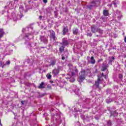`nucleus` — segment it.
Returning <instances> with one entry per match:
<instances>
[{
    "label": "nucleus",
    "instance_id": "31",
    "mask_svg": "<svg viewBox=\"0 0 126 126\" xmlns=\"http://www.w3.org/2000/svg\"><path fill=\"white\" fill-rule=\"evenodd\" d=\"M6 64H10V61H8L6 62Z\"/></svg>",
    "mask_w": 126,
    "mask_h": 126
},
{
    "label": "nucleus",
    "instance_id": "40",
    "mask_svg": "<svg viewBox=\"0 0 126 126\" xmlns=\"http://www.w3.org/2000/svg\"><path fill=\"white\" fill-rule=\"evenodd\" d=\"M0 126H2V125H1V120H0Z\"/></svg>",
    "mask_w": 126,
    "mask_h": 126
},
{
    "label": "nucleus",
    "instance_id": "50",
    "mask_svg": "<svg viewBox=\"0 0 126 126\" xmlns=\"http://www.w3.org/2000/svg\"><path fill=\"white\" fill-rule=\"evenodd\" d=\"M100 62V61H98V62Z\"/></svg>",
    "mask_w": 126,
    "mask_h": 126
},
{
    "label": "nucleus",
    "instance_id": "11",
    "mask_svg": "<svg viewBox=\"0 0 126 126\" xmlns=\"http://www.w3.org/2000/svg\"><path fill=\"white\" fill-rule=\"evenodd\" d=\"M68 41L66 38H64L63 39V44L64 46H67V45H68Z\"/></svg>",
    "mask_w": 126,
    "mask_h": 126
},
{
    "label": "nucleus",
    "instance_id": "45",
    "mask_svg": "<svg viewBox=\"0 0 126 126\" xmlns=\"http://www.w3.org/2000/svg\"><path fill=\"white\" fill-rule=\"evenodd\" d=\"M6 55H10V53H7Z\"/></svg>",
    "mask_w": 126,
    "mask_h": 126
},
{
    "label": "nucleus",
    "instance_id": "19",
    "mask_svg": "<svg viewBox=\"0 0 126 126\" xmlns=\"http://www.w3.org/2000/svg\"><path fill=\"white\" fill-rule=\"evenodd\" d=\"M57 61L56 60H52L50 62V66L52 65V66H54L55 64H56V63Z\"/></svg>",
    "mask_w": 126,
    "mask_h": 126
},
{
    "label": "nucleus",
    "instance_id": "2",
    "mask_svg": "<svg viewBox=\"0 0 126 126\" xmlns=\"http://www.w3.org/2000/svg\"><path fill=\"white\" fill-rule=\"evenodd\" d=\"M103 78L107 79V75H104L102 73L98 76L97 81L95 82V85H96V87H99L100 83H103Z\"/></svg>",
    "mask_w": 126,
    "mask_h": 126
},
{
    "label": "nucleus",
    "instance_id": "32",
    "mask_svg": "<svg viewBox=\"0 0 126 126\" xmlns=\"http://www.w3.org/2000/svg\"><path fill=\"white\" fill-rule=\"evenodd\" d=\"M43 2H44V3H47L48 2V0H43Z\"/></svg>",
    "mask_w": 126,
    "mask_h": 126
},
{
    "label": "nucleus",
    "instance_id": "16",
    "mask_svg": "<svg viewBox=\"0 0 126 126\" xmlns=\"http://www.w3.org/2000/svg\"><path fill=\"white\" fill-rule=\"evenodd\" d=\"M114 60H115V58L114 57H109L108 58L109 63H112L114 62Z\"/></svg>",
    "mask_w": 126,
    "mask_h": 126
},
{
    "label": "nucleus",
    "instance_id": "25",
    "mask_svg": "<svg viewBox=\"0 0 126 126\" xmlns=\"http://www.w3.org/2000/svg\"><path fill=\"white\" fill-rule=\"evenodd\" d=\"M112 99H106V102H107L108 103H111V102H112Z\"/></svg>",
    "mask_w": 126,
    "mask_h": 126
},
{
    "label": "nucleus",
    "instance_id": "48",
    "mask_svg": "<svg viewBox=\"0 0 126 126\" xmlns=\"http://www.w3.org/2000/svg\"><path fill=\"white\" fill-rule=\"evenodd\" d=\"M15 0V1H17V0Z\"/></svg>",
    "mask_w": 126,
    "mask_h": 126
},
{
    "label": "nucleus",
    "instance_id": "8",
    "mask_svg": "<svg viewBox=\"0 0 126 126\" xmlns=\"http://www.w3.org/2000/svg\"><path fill=\"white\" fill-rule=\"evenodd\" d=\"M12 17H13V20H14V21H17V19H20L22 17V15L21 14V15H18L17 16V18H15V16H16V15H14V13H13L12 14Z\"/></svg>",
    "mask_w": 126,
    "mask_h": 126
},
{
    "label": "nucleus",
    "instance_id": "42",
    "mask_svg": "<svg viewBox=\"0 0 126 126\" xmlns=\"http://www.w3.org/2000/svg\"><path fill=\"white\" fill-rule=\"evenodd\" d=\"M42 18V16H39V19H41Z\"/></svg>",
    "mask_w": 126,
    "mask_h": 126
},
{
    "label": "nucleus",
    "instance_id": "35",
    "mask_svg": "<svg viewBox=\"0 0 126 126\" xmlns=\"http://www.w3.org/2000/svg\"><path fill=\"white\" fill-rule=\"evenodd\" d=\"M0 66H2V67H3V66H2V63H1V62H0Z\"/></svg>",
    "mask_w": 126,
    "mask_h": 126
},
{
    "label": "nucleus",
    "instance_id": "6",
    "mask_svg": "<svg viewBox=\"0 0 126 126\" xmlns=\"http://www.w3.org/2000/svg\"><path fill=\"white\" fill-rule=\"evenodd\" d=\"M62 67L58 66L57 69H55L52 71V73L54 75H58V74L59 73L60 70H61Z\"/></svg>",
    "mask_w": 126,
    "mask_h": 126
},
{
    "label": "nucleus",
    "instance_id": "29",
    "mask_svg": "<svg viewBox=\"0 0 126 126\" xmlns=\"http://www.w3.org/2000/svg\"><path fill=\"white\" fill-rule=\"evenodd\" d=\"M32 45H31V43H29L28 45V48H32Z\"/></svg>",
    "mask_w": 126,
    "mask_h": 126
},
{
    "label": "nucleus",
    "instance_id": "14",
    "mask_svg": "<svg viewBox=\"0 0 126 126\" xmlns=\"http://www.w3.org/2000/svg\"><path fill=\"white\" fill-rule=\"evenodd\" d=\"M107 69V65H105V62L102 63V71H104Z\"/></svg>",
    "mask_w": 126,
    "mask_h": 126
},
{
    "label": "nucleus",
    "instance_id": "9",
    "mask_svg": "<svg viewBox=\"0 0 126 126\" xmlns=\"http://www.w3.org/2000/svg\"><path fill=\"white\" fill-rule=\"evenodd\" d=\"M115 15L116 17L118 18L119 20L122 18V13H121V12H120L119 10H116L115 12Z\"/></svg>",
    "mask_w": 126,
    "mask_h": 126
},
{
    "label": "nucleus",
    "instance_id": "17",
    "mask_svg": "<svg viewBox=\"0 0 126 126\" xmlns=\"http://www.w3.org/2000/svg\"><path fill=\"white\" fill-rule=\"evenodd\" d=\"M103 15L105 16H108V15H109V12H108V10H103Z\"/></svg>",
    "mask_w": 126,
    "mask_h": 126
},
{
    "label": "nucleus",
    "instance_id": "18",
    "mask_svg": "<svg viewBox=\"0 0 126 126\" xmlns=\"http://www.w3.org/2000/svg\"><path fill=\"white\" fill-rule=\"evenodd\" d=\"M73 33L74 35H77V34H78V29H74L73 30Z\"/></svg>",
    "mask_w": 126,
    "mask_h": 126
},
{
    "label": "nucleus",
    "instance_id": "7",
    "mask_svg": "<svg viewBox=\"0 0 126 126\" xmlns=\"http://www.w3.org/2000/svg\"><path fill=\"white\" fill-rule=\"evenodd\" d=\"M49 33L50 34V38L53 39L54 41L56 40V34H55V32L54 31H49Z\"/></svg>",
    "mask_w": 126,
    "mask_h": 126
},
{
    "label": "nucleus",
    "instance_id": "3",
    "mask_svg": "<svg viewBox=\"0 0 126 126\" xmlns=\"http://www.w3.org/2000/svg\"><path fill=\"white\" fill-rule=\"evenodd\" d=\"M74 75V72H72L71 73V75L69 74H67L66 77V78H67L68 81H70V82H73L75 79L73 77V76Z\"/></svg>",
    "mask_w": 126,
    "mask_h": 126
},
{
    "label": "nucleus",
    "instance_id": "22",
    "mask_svg": "<svg viewBox=\"0 0 126 126\" xmlns=\"http://www.w3.org/2000/svg\"><path fill=\"white\" fill-rule=\"evenodd\" d=\"M99 34H103V30L100 29H97V32Z\"/></svg>",
    "mask_w": 126,
    "mask_h": 126
},
{
    "label": "nucleus",
    "instance_id": "12",
    "mask_svg": "<svg viewBox=\"0 0 126 126\" xmlns=\"http://www.w3.org/2000/svg\"><path fill=\"white\" fill-rule=\"evenodd\" d=\"M63 35H65V34H66V33L68 32V28H67V27H64L63 29Z\"/></svg>",
    "mask_w": 126,
    "mask_h": 126
},
{
    "label": "nucleus",
    "instance_id": "41",
    "mask_svg": "<svg viewBox=\"0 0 126 126\" xmlns=\"http://www.w3.org/2000/svg\"><path fill=\"white\" fill-rule=\"evenodd\" d=\"M113 4H114V5H116V4H117V3L115 2H113Z\"/></svg>",
    "mask_w": 126,
    "mask_h": 126
},
{
    "label": "nucleus",
    "instance_id": "47",
    "mask_svg": "<svg viewBox=\"0 0 126 126\" xmlns=\"http://www.w3.org/2000/svg\"><path fill=\"white\" fill-rule=\"evenodd\" d=\"M117 115H118V113H116V115L117 116Z\"/></svg>",
    "mask_w": 126,
    "mask_h": 126
},
{
    "label": "nucleus",
    "instance_id": "30",
    "mask_svg": "<svg viewBox=\"0 0 126 126\" xmlns=\"http://www.w3.org/2000/svg\"><path fill=\"white\" fill-rule=\"evenodd\" d=\"M98 72V70L97 69H94V73H97Z\"/></svg>",
    "mask_w": 126,
    "mask_h": 126
},
{
    "label": "nucleus",
    "instance_id": "34",
    "mask_svg": "<svg viewBox=\"0 0 126 126\" xmlns=\"http://www.w3.org/2000/svg\"><path fill=\"white\" fill-rule=\"evenodd\" d=\"M74 92L75 93L76 95H78V93L76 92V90H74Z\"/></svg>",
    "mask_w": 126,
    "mask_h": 126
},
{
    "label": "nucleus",
    "instance_id": "20",
    "mask_svg": "<svg viewBox=\"0 0 126 126\" xmlns=\"http://www.w3.org/2000/svg\"><path fill=\"white\" fill-rule=\"evenodd\" d=\"M45 83L44 82H41L40 85L38 86V88L41 89V88H45V87L44 86Z\"/></svg>",
    "mask_w": 126,
    "mask_h": 126
},
{
    "label": "nucleus",
    "instance_id": "46",
    "mask_svg": "<svg viewBox=\"0 0 126 126\" xmlns=\"http://www.w3.org/2000/svg\"><path fill=\"white\" fill-rule=\"evenodd\" d=\"M50 111H54V109H52L51 110H50Z\"/></svg>",
    "mask_w": 126,
    "mask_h": 126
},
{
    "label": "nucleus",
    "instance_id": "1",
    "mask_svg": "<svg viewBox=\"0 0 126 126\" xmlns=\"http://www.w3.org/2000/svg\"><path fill=\"white\" fill-rule=\"evenodd\" d=\"M22 31L25 34L24 39L26 40H31L33 38L34 31L32 28H26L23 29Z\"/></svg>",
    "mask_w": 126,
    "mask_h": 126
},
{
    "label": "nucleus",
    "instance_id": "10",
    "mask_svg": "<svg viewBox=\"0 0 126 126\" xmlns=\"http://www.w3.org/2000/svg\"><path fill=\"white\" fill-rule=\"evenodd\" d=\"M89 57H87V60H89ZM88 62L90 63H92V64H94L95 63V60H94V57L92 56L91 58V61L89 62V60L88 61Z\"/></svg>",
    "mask_w": 126,
    "mask_h": 126
},
{
    "label": "nucleus",
    "instance_id": "24",
    "mask_svg": "<svg viewBox=\"0 0 126 126\" xmlns=\"http://www.w3.org/2000/svg\"><path fill=\"white\" fill-rule=\"evenodd\" d=\"M62 60H63V61L65 59V58H67V56H66V55H62Z\"/></svg>",
    "mask_w": 126,
    "mask_h": 126
},
{
    "label": "nucleus",
    "instance_id": "5",
    "mask_svg": "<svg viewBox=\"0 0 126 126\" xmlns=\"http://www.w3.org/2000/svg\"><path fill=\"white\" fill-rule=\"evenodd\" d=\"M41 42H43L44 44H48V36H41L40 37Z\"/></svg>",
    "mask_w": 126,
    "mask_h": 126
},
{
    "label": "nucleus",
    "instance_id": "28",
    "mask_svg": "<svg viewBox=\"0 0 126 126\" xmlns=\"http://www.w3.org/2000/svg\"><path fill=\"white\" fill-rule=\"evenodd\" d=\"M87 36H89L90 37H91V36H92V33H91V32L88 33L87 34Z\"/></svg>",
    "mask_w": 126,
    "mask_h": 126
},
{
    "label": "nucleus",
    "instance_id": "36",
    "mask_svg": "<svg viewBox=\"0 0 126 126\" xmlns=\"http://www.w3.org/2000/svg\"><path fill=\"white\" fill-rule=\"evenodd\" d=\"M54 116H55L54 114H51L52 119H53Z\"/></svg>",
    "mask_w": 126,
    "mask_h": 126
},
{
    "label": "nucleus",
    "instance_id": "43",
    "mask_svg": "<svg viewBox=\"0 0 126 126\" xmlns=\"http://www.w3.org/2000/svg\"><path fill=\"white\" fill-rule=\"evenodd\" d=\"M21 103H22V105H23V104H24V103H23V101H21Z\"/></svg>",
    "mask_w": 126,
    "mask_h": 126
},
{
    "label": "nucleus",
    "instance_id": "39",
    "mask_svg": "<svg viewBox=\"0 0 126 126\" xmlns=\"http://www.w3.org/2000/svg\"><path fill=\"white\" fill-rule=\"evenodd\" d=\"M108 6H110V7H112V4H110L108 5Z\"/></svg>",
    "mask_w": 126,
    "mask_h": 126
},
{
    "label": "nucleus",
    "instance_id": "33",
    "mask_svg": "<svg viewBox=\"0 0 126 126\" xmlns=\"http://www.w3.org/2000/svg\"><path fill=\"white\" fill-rule=\"evenodd\" d=\"M94 5H92V4H91L90 5H88V7H92V6H94Z\"/></svg>",
    "mask_w": 126,
    "mask_h": 126
},
{
    "label": "nucleus",
    "instance_id": "15",
    "mask_svg": "<svg viewBox=\"0 0 126 126\" xmlns=\"http://www.w3.org/2000/svg\"><path fill=\"white\" fill-rule=\"evenodd\" d=\"M98 31V29L96 27H92V32H93V33H96V32H97Z\"/></svg>",
    "mask_w": 126,
    "mask_h": 126
},
{
    "label": "nucleus",
    "instance_id": "21",
    "mask_svg": "<svg viewBox=\"0 0 126 126\" xmlns=\"http://www.w3.org/2000/svg\"><path fill=\"white\" fill-rule=\"evenodd\" d=\"M46 77L48 79H51V78H52V75L50 74H47L46 75Z\"/></svg>",
    "mask_w": 126,
    "mask_h": 126
},
{
    "label": "nucleus",
    "instance_id": "44",
    "mask_svg": "<svg viewBox=\"0 0 126 126\" xmlns=\"http://www.w3.org/2000/svg\"><path fill=\"white\" fill-rule=\"evenodd\" d=\"M12 51H13L12 50H11L10 51V52H11V53H12Z\"/></svg>",
    "mask_w": 126,
    "mask_h": 126
},
{
    "label": "nucleus",
    "instance_id": "37",
    "mask_svg": "<svg viewBox=\"0 0 126 126\" xmlns=\"http://www.w3.org/2000/svg\"><path fill=\"white\" fill-rule=\"evenodd\" d=\"M124 41H125V42L126 43V36L125 37Z\"/></svg>",
    "mask_w": 126,
    "mask_h": 126
},
{
    "label": "nucleus",
    "instance_id": "49",
    "mask_svg": "<svg viewBox=\"0 0 126 126\" xmlns=\"http://www.w3.org/2000/svg\"><path fill=\"white\" fill-rule=\"evenodd\" d=\"M98 36H99V35H96V37H98Z\"/></svg>",
    "mask_w": 126,
    "mask_h": 126
},
{
    "label": "nucleus",
    "instance_id": "13",
    "mask_svg": "<svg viewBox=\"0 0 126 126\" xmlns=\"http://www.w3.org/2000/svg\"><path fill=\"white\" fill-rule=\"evenodd\" d=\"M4 34V31H3V29H0V39L1 38H2Z\"/></svg>",
    "mask_w": 126,
    "mask_h": 126
},
{
    "label": "nucleus",
    "instance_id": "23",
    "mask_svg": "<svg viewBox=\"0 0 126 126\" xmlns=\"http://www.w3.org/2000/svg\"><path fill=\"white\" fill-rule=\"evenodd\" d=\"M59 50L61 53L62 52H63V51L64 50V47L62 46L60 48Z\"/></svg>",
    "mask_w": 126,
    "mask_h": 126
},
{
    "label": "nucleus",
    "instance_id": "27",
    "mask_svg": "<svg viewBox=\"0 0 126 126\" xmlns=\"http://www.w3.org/2000/svg\"><path fill=\"white\" fill-rule=\"evenodd\" d=\"M119 77L120 78V79H121V80H122L123 79V75L122 74H119Z\"/></svg>",
    "mask_w": 126,
    "mask_h": 126
},
{
    "label": "nucleus",
    "instance_id": "38",
    "mask_svg": "<svg viewBox=\"0 0 126 126\" xmlns=\"http://www.w3.org/2000/svg\"><path fill=\"white\" fill-rule=\"evenodd\" d=\"M108 125H111V121H108Z\"/></svg>",
    "mask_w": 126,
    "mask_h": 126
},
{
    "label": "nucleus",
    "instance_id": "4",
    "mask_svg": "<svg viewBox=\"0 0 126 126\" xmlns=\"http://www.w3.org/2000/svg\"><path fill=\"white\" fill-rule=\"evenodd\" d=\"M84 79H85V72L81 71L78 81L79 82L81 83L83 80H84Z\"/></svg>",
    "mask_w": 126,
    "mask_h": 126
},
{
    "label": "nucleus",
    "instance_id": "26",
    "mask_svg": "<svg viewBox=\"0 0 126 126\" xmlns=\"http://www.w3.org/2000/svg\"><path fill=\"white\" fill-rule=\"evenodd\" d=\"M20 8V11L21 12L22 10H23V6L22 5H20L19 7Z\"/></svg>",
    "mask_w": 126,
    "mask_h": 126
}]
</instances>
